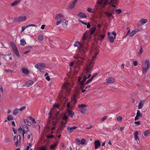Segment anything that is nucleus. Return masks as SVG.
I'll list each match as a JSON object with an SVG mask.
<instances>
[{
  "label": "nucleus",
  "instance_id": "nucleus-1",
  "mask_svg": "<svg viewBox=\"0 0 150 150\" xmlns=\"http://www.w3.org/2000/svg\"><path fill=\"white\" fill-rule=\"evenodd\" d=\"M150 66V63L149 60L147 59L143 62L142 67L143 74H145L147 72Z\"/></svg>",
  "mask_w": 150,
  "mask_h": 150
},
{
  "label": "nucleus",
  "instance_id": "nucleus-2",
  "mask_svg": "<svg viewBox=\"0 0 150 150\" xmlns=\"http://www.w3.org/2000/svg\"><path fill=\"white\" fill-rule=\"evenodd\" d=\"M78 45H79L80 46L79 47V49L81 53L82 54H83V56H84L85 54H86V52L87 51V50L86 47L83 46L78 42H76L75 44H74V45L75 47H78Z\"/></svg>",
  "mask_w": 150,
  "mask_h": 150
},
{
  "label": "nucleus",
  "instance_id": "nucleus-3",
  "mask_svg": "<svg viewBox=\"0 0 150 150\" xmlns=\"http://www.w3.org/2000/svg\"><path fill=\"white\" fill-rule=\"evenodd\" d=\"M27 18L26 16H20L17 18H15L14 21L17 22H23L25 21Z\"/></svg>",
  "mask_w": 150,
  "mask_h": 150
},
{
  "label": "nucleus",
  "instance_id": "nucleus-4",
  "mask_svg": "<svg viewBox=\"0 0 150 150\" xmlns=\"http://www.w3.org/2000/svg\"><path fill=\"white\" fill-rule=\"evenodd\" d=\"M61 23L64 27L65 28L67 27L68 21H67L64 19H63L61 20Z\"/></svg>",
  "mask_w": 150,
  "mask_h": 150
},
{
  "label": "nucleus",
  "instance_id": "nucleus-5",
  "mask_svg": "<svg viewBox=\"0 0 150 150\" xmlns=\"http://www.w3.org/2000/svg\"><path fill=\"white\" fill-rule=\"evenodd\" d=\"M30 26H34V27H36L37 26L35 24H29L28 25H26V26H25V27L24 26H22V29H21V33H22L23 32L24 30L27 28L28 27H29Z\"/></svg>",
  "mask_w": 150,
  "mask_h": 150
},
{
  "label": "nucleus",
  "instance_id": "nucleus-6",
  "mask_svg": "<svg viewBox=\"0 0 150 150\" xmlns=\"http://www.w3.org/2000/svg\"><path fill=\"white\" fill-rule=\"evenodd\" d=\"M34 81L32 80H28L25 83L24 86L27 87H29L31 86L34 83Z\"/></svg>",
  "mask_w": 150,
  "mask_h": 150
},
{
  "label": "nucleus",
  "instance_id": "nucleus-7",
  "mask_svg": "<svg viewBox=\"0 0 150 150\" xmlns=\"http://www.w3.org/2000/svg\"><path fill=\"white\" fill-rule=\"evenodd\" d=\"M104 13L106 14L107 17H109V19L111 20L114 18V16L112 15V13L110 12L105 11L104 12Z\"/></svg>",
  "mask_w": 150,
  "mask_h": 150
},
{
  "label": "nucleus",
  "instance_id": "nucleus-8",
  "mask_svg": "<svg viewBox=\"0 0 150 150\" xmlns=\"http://www.w3.org/2000/svg\"><path fill=\"white\" fill-rule=\"evenodd\" d=\"M77 16L81 18H85L87 17L86 14L85 13L81 12H80Z\"/></svg>",
  "mask_w": 150,
  "mask_h": 150
},
{
  "label": "nucleus",
  "instance_id": "nucleus-9",
  "mask_svg": "<svg viewBox=\"0 0 150 150\" xmlns=\"http://www.w3.org/2000/svg\"><path fill=\"white\" fill-rule=\"evenodd\" d=\"M77 127H78L76 126H74L72 127H68L67 128V130L69 133H71L73 132L74 129H76Z\"/></svg>",
  "mask_w": 150,
  "mask_h": 150
},
{
  "label": "nucleus",
  "instance_id": "nucleus-10",
  "mask_svg": "<svg viewBox=\"0 0 150 150\" xmlns=\"http://www.w3.org/2000/svg\"><path fill=\"white\" fill-rule=\"evenodd\" d=\"M95 148V149H97L99 146H100L101 144L99 140L95 141L94 142Z\"/></svg>",
  "mask_w": 150,
  "mask_h": 150
},
{
  "label": "nucleus",
  "instance_id": "nucleus-11",
  "mask_svg": "<svg viewBox=\"0 0 150 150\" xmlns=\"http://www.w3.org/2000/svg\"><path fill=\"white\" fill-rule=\"evenodd\" d=\"M43 65H44L43 63H38L35 65V67L37 69H40L42 67H44Z\"/></svg>",
  "mask_w": 150,
  "mask_h": 150
},
{
  "label": "nucleus",
  "instance_id": "nucleus-12",
  "mask_svg": "<svg viewBox=\"0 0 150 150\" xmlns=\"http://www.w3.org/2000/svg\"><path fill=\"white\" fill-rule=\"evenodd\" d=\"M115 81V79L114 78L112 77H110L108 79L107 81V82L108 83H114Z\"/></svg>",
  "mask_w": 150,
  "mask_h": 150
},
{
  "label": "nucleus",
  "instance_id": "nucleus-13",
  "mask_svg": "<svg viewBox=\"0 0 150 150\" xmlns=\"http://www.w3.org/2000/svg\"><path fill=\"white\" fill-rule=\"evenodd\" d=\"M147 22L148 20L147 19H142L139 21V23H140L141 25H143Z\"/></svg>",
  "mask_w": 150,
  "mask_h": 150
},
{
  "label": "nucleus",
  "instance_id": "nucleus-14",
  "mask_svg": "<svg viewBox=\"0 0 150 150\" xmlns=\"http://www.w3.org/2000/svg\"><path fill=\"white\" fill-rule=\"evenodd\" d=\"M22 72L24 74H28L29 73V71L28 69L25 67H23L22 68Z\"/></svg>",
  "mask_w": 150,
  "mask_h": 150
},
{
  "label": "nucleus",
  "instance_id": "nucleus-15",
  "mask_svg": "<svg viewBox=\"0 0 150 150\" xmlns=\"http://www.w3.org/2000/svg\"><path fill=\"white\" fill-rule=\"evenodd\" d=\"M144 103V100H142L139 102L138 106L139 109H141L142 108Z\"/></svg>",
  "mask_w": 150,
  "mask_h": 150
},
{
  "label": "nucleus",
  "instance_id": "nucleus-16",
  "mask_svg": "<svg viewBox=\"0 0 150 150\" xmlns=\"http://www.w3.org/2000/svg\"><path fill=\"white\" fill-rule=\"evenodd\" d=\"M68 114L71 117H72L74 114V112L71 110H67Z\"/></svg>",
  "mask_w": 150,
  "mask_h": 150
},
{
  "label": "nucleus",
  "instance_id": "nucleus-17",
  "mask_svg": "<svg viewBox=\"0 0 150 150\" xmlns=\"http://www.w3.org/2000/svg\"><path fill=\"white\" fill-rule=\"evenodd\" d=\"M110 32L108 33V38H109V41L111 43H112L114 41V38L113 37L110 36Z\"/></svg>",
  "mask_w": 150,
  "mask_h": 150
},
{
  "label": "nucleus",
  "instance_id": "nucleus-18",
  "mask_svg": "<svg viewBox=\"0 0 150 150\" xmlns=\"http://www.w3.org/2000/svg\"><path fill=\"white\" fill-rule=\"evenodd\" d=\"M21 1V0H16L13 3H11L10 4V6H14L20 2Z\"/></svg>",
  "mask_w": 150,
  "mask_h": 150
},
{
  "label": "nucleus",
  "instance_id": "nucleus-19",
  "mask_svg": "<svg viewBox=\"0 0 150 150\" xmlns=\"http://www.w3.org/2000/svg\"><path fill=\"white\" fill-rule=\"evenodd\" d=\"M138 131H136L134 133V137L135 140L137 141L139 140V138L138 136Z\"/></svg>",
  "mask_w": 150,
  "mask_h": 150
},
{
  "label": "nucleus",
  "instance_id": "nucleus-20",
  "mask_svg": "<svg viewBox=\"0 0 150 150\" xmlns=\"http://www.w3.org/2000/svg\"><path fill=\"white\" fill-rule=\"evenodd\" d=\"M82 55L83 56V54H82ZM86 56V55H85V54H84V56H83V57H81L79 56H76V57H74L75 58H76V59H77V60L79 59H80L82 60H84L85 59L84 58V56Z\"/></svg>",
  "mask_w": 150,
  "mask_h": 150
},
{
  "label": "nucleus",
  "instance_id": "nucleus-21",
  "mask_svg": "<svg viewBox=\"0 0 150 150\" xmlns=\"http://www.w3.org/2000/svg\"><path fill=\"white\" fill-rule=\"evenodd\" d=\"M90 34L91 35H93L94 34V33H95V31L96 30V27H91L90 29Z\"/></svg>",
  "mask_w": 150,
  "mask_h": 150
},
{
  "label": "nucleus",
  "instance_id": "nucleus-22",
  "mask_svg": "<svg viewBox=\"0 0 150 150\" xmlns=\"http://www.w3.org/2000/svg\"><path fill=\"white\" fill-rule=\"evenodd\" d=\"M92 68L89 66V65H88L86 67V73L87 74L89 72L91 71L92 70Z\"/></svg>",
  "mask_w": 150,
  "mask_h": 150
},
{
  "label": "nucleus",
  "instance_id": "nucleus-23",
  "mask_svg": "<svg viewBox=\"0 0 150 150\" xmlns=\"http://www.w3.org/2000/svg\"><path fill=\"white\" fill-rule=\"evenodd\" d=\"M99 36L100 37V38L98 39V40H99L100 42H102L105 37V33L103 35L100 34Z\"/></svg>",
  "mask_w": 150,
  "mask_h": 150
},
{
  "label": "nucleus",
  "instance_id": "nucleus-24",
  "mask_svg": "<svg viewBox=\"0 0 150 150\" xmlns=\"http://www.w3.org/2000/svg\"><path fill=\"white\" fill-rule=\"evenodd\" d=\"M24 122L26 125H28L30 126L31 125V122L26 119H24Z\"/></svg>",
  "mask_w": 150,
  "mask_h": 150
},
{
  "label": "nucleus",
  "instance_id": "nucleus-25",
  "mask_svg": "<svg viewBox=\"0 0 150 150\" xmlns=\"http://www.w3.org/2000/svg\"><path fill=\"white\" fill-rule=\"evenodd\" d=\"M76 63L79 66H81L82 65V64L84 63L83 62L81 61L79 59L77 60V61H76Z\"/></svg>",
  "mask_w": 150,
  "mask_h": 150
},
{
  "label": "nucleus",
  "instance_id": "nucleus-26",
  "mask_svg": "<svg viewBox=\"0 0 150 150\" xmlns=\"http://www.w3.org/2000/svg\"><path fill=\"white\" fill-rule=\"evenodd\" d=\"M136 30H134L132 31L130 33V37H132L136 33Z\"/></svg>",
  "mask_w": 150,
  "mask_h": 150
},
{
  "label": "nucleus",
  "instance_id": "nucleus-27",
  "mask_svg": "<svg viewBox=\"0 0 150 150\" xmlns=\"http://www.w3.org/2000/svg\"><path fill=\"white\" fill-rule=\"evenodd\" d=\"M58 17H59V18H63L64 17L63 14L61 13H59L56 15L55 17V19H58Z\"/></svg>",
  "mask_w": 150,
  "mask_h": 150
},
{
  "label": "nucleus",
  "instance_id": "nucleus-28",
  "mask_svg": "<svg viewBox=\"0 0 150 150\" xmlns=\"http://www.w3.org/2000/svg\"><path fill=\"white\" fill-rule=\"evenodd\" d=\"M23 131H25L26 132H27L28 131V127L27 126L24 125L23 126Z\"/></svg>",
  "mask_w": 150,
  "mask_h": 150
},
{
  "label": "nucleus",
  "instance_id": "nucleus-29",
  "mask_svg": "<svg viewBox=\"0 0 150 150\" xmlns=\"http://www.w3.org/2000/svg\"><path fill=\"white\" fill-rule=\"evenodd\" d=\"M69 85V84L68 83H64L63 84L62 87L63 88L68 89L69 88L67 87V86Z\"/></svg>",
  "mask_w": 150,
  "mask_h": 150
},
{
  "label": "nucleus",
  "instance_id": "nucleus-30",
  "mask_svg": "<svg viewBox=\"0 0 150 150\" xmlns=\"http://www.w3.org/2000/svg\"><path fill=\"white\" fill-rule=\"evenodd\" d=\"M104 1V0H97V3L99 4L100 6H101L102 4Z\"/></svg>",
  "mask_w": 150,
  "mask_h": 150
},
{
  "label": "nucleus",
  "instance_id": "nucleus-31",
  "mask_svg": "<svg viewBox=\"0 0 150 150\" xmlns=\"http://www.w3.org/2000/svg\"><path fill=\"white\" fill-rule=\"evenodd\" d=\"M21 44L22 46H24L26 44V42L24 39H22L21 40Z\"/></svg>",
  "mask_w": 150,
  "mask_h": 150
},
{
  "label": "nucleus",
  "instance_id": "nucleus-32",
  "mask_svg": "<svg viewBox=\"0 0 150 150\" xmlns=\"http://www.w3.org/2000/svg\"><path fill=\"white\" fill-rule=\"evenodd\" d=\"M13 117L11 115H8L7 117V119L8 121H10L13 120Z\"/></svg>",
  "mask_w": 150,
  "mask_h": 150
},
{
  "label": "nucleus",
  "instance_id": "nucleus-33",
  "mask_svg": "<svg viewBox=\"0 0 150 150\" xmlns=\"http://www.w3.org/2000/svg\"><path fill=\"white\" fill-rule=\"evenodd\" d=\"M33 126H34L35 127L38 129L40 130V125L39 124H37L36 122V123H35V124L33 123Z\"/></svg>",
  "mask_w": 150,
  "mask_h": 150
},
{
  "label": "nucleus",
  "instance_id": "nucleus-34",
  "mask_svg": "<svg viewBox=\"0 0 150 150\" xmlns=\"http://www.w3.org/2000/svg\"><path fill=\"white\" fill-rule=\"evenodd\" d=\"M13 51H14V52L15 53V54L18 57H20V54H19V52L18 50V49H17L16 50H14Z\"/></svg>",
  "mask_w": 150,
  "mask_h": 150
},
{
  "label": "nucleus",
  "instance_id": "nucleus-35",
  "mask_svg": "<svg viewBox=\"0 0 150 150\" xmlns=\"http://www.w3.org/2000/svg\"><path fill=\"white\" fill-rule=\"evenodd\" d=\"M18 110H19V109H15L13 112V115H16L18 113Z\"/></svg>",
  "mask_w": 150,
  "mask_h": 150
},
{
  "label": "nucleus",
  "instance_id": "nucleus-36",
  "mask_svg": "<svg viewBox=\"0 0 150 150\" xmlns=\"http://www.w3.org/2000/svg\"><path fill=\"white\" fill-rule=\"evenodd\" d=\"M81 85V90H83L84 88V87L85 86V85H86L85 83H79Z\"/></svg>",
  "mask_w": 150,
  "mask_h": 150
},
{
  "label": "nucleus",
  "instance_id": "nucleus-37",
  "mask_svg": "<svg viewBox=\"0 0 150 150\" xmlns=\"http://www.w3.org/2000/svg\"><path fill=\"white\" fill-rule=\"evenodd\" d=\"M87 79V76L86 75H84L83 76V80L80 82V83H84L86 81V80Z\"/></svg>",
  "mask_w": 150,
  "mask_h": 150
},
{
  "label": "nucleus",
  "instance_id": "nucleus-38",
  "mask_svg": "<svg viewBox=\"0 0 150 150\" xmlns=\"http://www.w3.org/2000/svg\"><path fill=\"white\" fill-rule=\"evenodd\" d=\"M13 44V45H12V47L13 50V51L14 50H16L17 49L16 46L14 43H12Z\"/></svg>",
  "mask_w": 150,
  "mask_h": 150
},
{
  "label": "nucleus",
  "instance_id": "nucleus-39",
  "mask_svg": "<svg viewBox=\"0 0 150 150\" xmlns=\"http://www.w3.org/2000/svg\"><path fill=\"white\" fill-rule=\"evenodd\" d=\"M136 115L139 117H142V114L140 113V111L139 110H137Z\"/></svg>",
  "mask_w": 150,
  "mask_h": 150
},
{
  "label": "nucleus",
  "instance_id": "nucleus-40",
  "mask_svg": "<svg viewBox=\"0 0 150 150\" xmlns=\"http://www.w3.org/2000/svg\"><path fill=\"white\" fill-rule=\"evenodd\" d=\"M57 143H55L54 144H51L50 146V149H54L55 146H57Z\"/></svg>",
  "mask_w": 150,
  "mask_h": 150
},
{
  "label": "nucleus",
  "instance_id": "nucleus-41",
  "mask_svg": "<svg viewBox=\"0 0 150 150\" xmlns=\"http://www.w3.org/2000/svg\"><path fill=\"white\" fill-rule=\"evenodd\" d=\"M86 141V140L85 139H82L81 140L80 144L82 145H84L85 144Z\"/></svg>",
  "mask_w": 150,
  "mask_h": 150
},
{
  "label": "nucleus",
  "instance_id": "nucleus-42",
  "mask_svg": "<svg viewBox=\"0 0 150 150\" xmlns=\"http://www.w3.org/2000/svg\"><path fill=\"white\" fill-rule=\"evenodd\" d=\"M38 39L40 41H42L43 40V37L42 35H40L38 36Z\"/></svg>",
  "mask_w": 150,
  "mask_h": 150
},
{
  "label": "nucleus",
  "instance_id": "nucleus-43",
  "mask_svg": "<svg viewBox=\"0 0 150 150\" xmlns=\"http://www.w3.org/2000/svg\"><path fill=\"white\" fill-rule=\"evenodd\" d=\"M112 3L117 4V2L116 1H114V0H110V2L109 3V4L111 5V4Z\"/></svg>",
  "mask_w": 150,
  "mask_h": 150
},
{
  "label": "nucleus",
  "instance_id": "nucleus-44",
  "mask_svg": "<svg viewBox=\"0 0 150 150\" xmlns=\"http://www.w3.org/2000/svg\"><path fill=\"white\" fill-rule=\"evenodd\" d=\"M94 63L93 62V61L91 60L89 64H88L89 66L91 67L92 68L94 66Z\"/></svg>",
  "mask_w": 150,
  "mask_h": 150
},
{
  "label": "nucleus",
  "instance_id": "nucleus-45",
  "mask_svg": "<svg viewBox=\"0 0 150 150\" xmlns=\"http://www.w3.org/2000/svg\"><path fill=\"white\" fill-rule=\"evenodd\" d=\"M87 105H86L85 104H82L81 105H78V108H83L86 107H87Z\"/></svg>",
  "mask_w": 150,
  "mask_h": 150
},
{
  "label": "nucleus",
  "instance_id": "nucleus-46",
  "mask_svg": "<svg viewBox=\"0 0 150 150\" xmlns=\"http://www.w3.org/2000/svg\"><path fill=\"white\" fill-rule=\"evenodd\" d=\"M39 150H47V149L46 146H43L39 148Z\"/></svg>",
  "mask_w": 150,
  "mask_h": 150
},
{
  "label": "nucleus",
  "instance_id": "nucleus-47",
  "mask_svg": "<svg viewBox=\"0 0 150 150\" xmlns=\"http://www.w3.org/2000/svg\"><path fill=\"white\" fill-rule=\"evenodd\" d=\"M21 141H18V140H17V141L15 143V144L16 146H19L20 144Z\"/></svg>",
  "mask_w": 150,
  "mask_h": 150
},
{
  "label": "nucleus",
  "instance_id": "nucleus-48",
  "mask_svg": "<svg viewBox=\"0 0 150 150\" xmlns=\"http://www.w3.org/2000/svg\"><path fill=\"white\" fill-rule=\"evenodd\" d=\"M150 134V132L149 131H146L144 132V134L145 136H146L148 134Z\"/></svg>",
  "mask_w": 150,
  "mask_h": 150
},
{
  "label": "nucleus",
  "instance_id": "nucleus-49",
  "mask_svg": "<svg viewBox=\"0 0 150 150\" xmlns=\"http://www.w3.org/2000/svg\"><path fill=\"white\" fill-rule=\"evenodd\" d=\"M87 11L90 13H92L93 12L92 8H88Z\"/></svg>",
  "mask_w": 150,
  "mask_h": 150
},
{
  "label": "nucleus",
  "instance_id": "nucleus-50",
  "mask_svg": "<svg viewBox=\"0 0 150 150\" xmlns=\"http://www.w3.org/2000/svg\"><path fill=\"white\" fill-rule=\"evenodd\" d=\"M68 117L67 116V115H64L63 117L62 118V119L66 120V121H67L68 120Z\"/></svg>",
  "mask_w": 150,
  "mask_h": 150
},
{
  "label": "nucleus",
  "instance_id": "nucleus-51",
  "mask_svg": "<svg viewBox=\"0 0 150 150\" xmlns=\"http://www.w3.org/2000/svg\"><path fill=\"white\" fill-rule=\"evenodd\" d=\"M74 5L72 3H71L68 6V7L69 8L72 9L74 7Z\"/></svg>",
  "mask_w": 150,
  "mask_h": 150
},
{
  "label": "nucleus",
  "instance_id": "nucleus-52",
  "mask_svg": "<svg viewBox=\"0 0 150 150\" xmlns=\"http://www.w3.org/2000/svg\"><path fill=\"white\" fill-rule=\"evenodd\" d=\"M81 112L83 114H85L86 112V110L85 108H82L81 110Z\"/></svg>",
  "mask_w": 150,
  "mask_h": 150
},
{
  "label": "nucleus",
  "instance_id": "nucleus-53",
  "mask_svg": "<svg viewBox=\"0 0 150 150\" xmlns=\"http://www.w3.org/2000/svg\"><path fill=\"white\" fill-rule=\"evenodd\" d=\"M92 79H92L91 78L89 79L86 82L85 84L87 85L91 81H92Z\"/></svg>",
  "mask_w": 150,
  "mask_h": 150
},
{
  "label": "nucleus",
  "instance_id": "nucleus-54",
  "mask_svg": "<svg viewBox=\"0 0 150 150\" xmlns=\"http://www.w3.org/2000/svg\"><path fill=\"white\" fill-rule=\"evenodd\" d=\"M47 139H51L54 137V136L53 135H51L50 136L47 135L46 136Z\"/></svg>",
  "mask_w": 150,
  "mask_h": 150
},
{
  "label": "nucleus",
  "instance_id": "nucleus-55",
  "mask_svg": "<svg viewBox=\"0 0 150 150\" xmlns=\"http://www.w3.org/2000/svg\"><path fill=\"white\" fill-rule=\"evenodd\" d=\"M108 2V0H106V1H104V2H103V4L105 5H107L108 4H109Z\"/></svg>",
  "mask_w": 150,
  "mask_h": 150
},
{
  "label": "nucleus",
  "instance_id": "nucleus-56",
  "mask_svg": "<svg viewBox=\"0 0 150 150\" xmlns=\"http://www.w3.org/2000/svg\"><path fill=\"white\" fill-rule=\"evenodd\" d=\"M115 11L118 14H120L122 12V10L121 9H117V10H115Z\"/></svg>",
  "mask_w": 150,
  "mask_h": 150
},
{
  "label": "nucleus",
  "instance_id": "nucleus-57",
  "mask_svg": "<svg viewBox=\"0 0 150 150\" xmlns=\"http://www.w3.org/2000/svg\"><path fill=\"white\" fill-rule=\"evenodd\" d=\"M5 71L8 73L9 72H10L11 73H13V72H14V71L13 70H11L9 69H6L5 70Z\"/></svg>",
  "mask_w": 150,
  "mask_h": 150
},
{
  "label": "nucleus",
  "instance_id": "nucleus-58",
  "mask_svg": "<svg viewBox=\"0 0 150 150\" xmlns=\"http://www.w3.org/2000/svg\"><path fill=\"white\" fill-rule=\"evenodd\" d=\"M122 119V117L121 116H119L117 117V119L118 121H121Z\"/></svg>",
  "mask_w": 150,
  "mask_h": 150
},
{
  "label": "nucleus",
  "instance_id": "nucleus-59",
  "mask_svg": "<svg viewBox=\"0 0 150 150\" xmlns=\"http://www.w3.org/2000/svg\"><path fill=\"white\" fill-rule=\"evenodd\" d=\"M94 8L95 9L96 11H98V9H100L98 4L96 5L95 6Z\"/></svg>",
  "mask_w": 150,
  "mask_h": 150
},
{
  "label": "nucleus",
  "instance_id": "nucleus-60",
  "mask_svg": "<svg viewBox=\"0 0 150 150\" xmlns=\"http://www.w3.org/2000/svg\"><path fill=\"white\" fill-rule=\"evenodd\" d=\"M76 140L77 142V144L78 145L80 144L81 141L80 139L79 138H77L76 139Z\"/></svg>",
  "mask_w": 150,
  "mask_h": 150
},
{
  "label": "nucleus",
  "instance_id": "nucleus-61",
  "mask_svg": "<svg viewBox=\"0 0 150 150\" xmlns=\"http://www.w3.org/2000/svg\"><path fill=\"white\" fill-rule=\"evenodd\" d=\"M142 52H143V50H142V47H141L140 50H139V54H141L142 53Z\"/></svg>",
  "mask_w": 150,
  "mask_h": 150
},
{
  "label": "nucleus",
  "instance_id": "nucleus-62",
  "mask_svg": "<svg viewBox=\"0 0 150 150\" xmlns=\"http://www.w3.org/2000/svg\"><path fill=\"white\" fill-rule=\"evenodd\" d=\"M82 39L83 40H85L86 39V35L85 34V33H84L83 34V35L82 36Z\"/></svg>",
  "mask_w": 150,
  "mask_h": 150
},
{
  "label": "nucleus",
  "instance_id": "nucleus-63",
  "mask_svg": "<svg viewBox=\"0 0 150 150\" xmlns=\"http://www.w3.org/2000/svg\"><path fill=\"white\" fill-rule=\"evenodd\" d=\"M107 118V116H105L102 118L100 120L102 121H104Z\"/></svg>",
  "mask_w": 150,
  "mask_h": 150
},
{
  "label": "nucleus",
  "instance_id": "nucleus-64",
  "mask_svg": "<svg viewBox=\"0 0 150 150\" xmlns=\"http://www.w3.org/2000/svg\"><path fill=\"white\" fill-rule=\"evenodd\" d=\"M71 101L73 103L74 105L75 104H76L77 103V100H71Z\"/></svg>",
  "mask_w": 150,
  "mask_h": 150
}]
</instances>
